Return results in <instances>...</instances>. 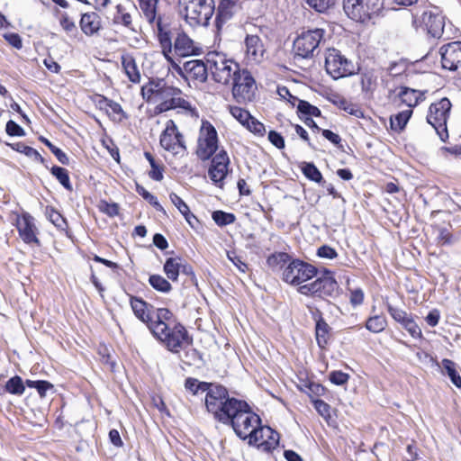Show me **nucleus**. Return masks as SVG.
<instances>
[{
    "instance_id": "obj_1",
    "label": "nucleus",
    "mask_w": 461,
    "mask_h": 461,
    "mask_svg": "<svg viewBox=\"0 0 461 461\" xmlns=\"http://www.w3.org/2000/svg\"><path fill=\"white\" fill-rule=\"evenodd\" d=\"M317 274V268L312 264L294 259L283 270L282 279L298 286L301 294L320 298L331 296L339 287L332 273L326 270L321 276Z\"/></svg>"
},
{
    "instance_id": "obj_2",
    "label": "nucleus",
    "mask_w": 461,
    "mask_h": 461,
    "mask_svg": "<svg viewBox=\"0 0 461 461\" xmlns=\"http://www.w3.org/2000/svg\"><path fill=\"white\" fill-rule=\"evenodd\" d=\"M221 423L230 426L236 436L243 440L249 439V445L257 443V433L261 427V419L246 401L236 399L230 404Z\"/></svg>"
},
{
    "instance_id": "obj_3",
    "label": "nucleus",
    "mask_w": 461,
    "mask_h": 461,
    "mask_svg": "<svg viewBox=\"0 0 461 461\" xmlns=\"http://www.w3.org/2000/svg\"><path fill=\"white\" fill-rule=\"evenodd\" d=\"M155 338L163 342L173 353L192 346L193 339L185 328L176 319H140Z\"/></svg>"
},
{
    "instance_id": "obj_4",
    "label": "nucleus",
    "mask_w": 461,
    "mask_h": 461,
    "mask_svg": "<svg viewBox=\"0 0 461 461\" xmlns=\"http://www.w3.org/2000/svg\"><path fill=\"white\" fill-rule=\"evenodd\" d=\"M205 60L209 64V71L212 78L217 83L228 85L239 73V64L228 59L224 53L210 51L206 54Z\"/></svg>"
},
{
    "instance_id": "obj_5",
    "label": "nucleus",
    "mask_w": 461,
    "mask_h": 461,
    "mask_svg": "<svg viewBox=\"0 0 461 461\" xmlns=\"http://www.w3.org/2000/svg\"><path fill=\"white\" fill-rule=\"evenodd\" d=\"M186 23L191 27L206 26L214 13L213 0H180Z\"/></svg>"
},
{
    "instance_id": "obj_6",
    "label": "nucleus",
    "mask_w": 461,
    "mask_h": 461,
    "mask_svg": "<svg viewBox=\"0 0 461 461\" xmlns=\"http://www.w3.org/2000/svg\"><path fill=\"white\" fill-rule=\"evenodd\" d=\"M205 393V406L214 419L221 422L222 417L228 411L230 404H232L236 398L230 397L227 389L222 385L209 383V388Z\"/></svg>"
},
{
    "instance_id": "obj_7",
    "label": "nucleus",
    "mask_w": 461,
    "mask_h": 461,
    "mask_svg": "<svg viewBox=\"0 0 461 461\" xmlns=\"http://www.w3.org/2000/svg\"><path fill=\"white\" fill-rule=\"evenodd\" d=\"M383 8L382 0H344L345 14L352 20L365 23L378 15Z\"/></svg>"
},
{
    "instance_id": "obj_8",
    "label": "nucleus",
    "mask_w": 461,
    "mask_h": 461,
    "mask_svg": "<svg viewBox=\"0 0 461 461\" xmlns=\"http://www.w3.org/2000/svg\"><path fill=\"white\" fill-rule=\"evenodd\" d=\"M325 30L316 28L303 32L294 41L295 56L310 59L319 53V47L324 40Z\"/></svg>"
},
{
    "instance_id": "obj_9",
    "label": "nucleus",
    "mask_w": 461,
    "mask_h": 461,
    "mask_svg": "<svg viewBox=\"0 0 461 461\" xmlns=\"http://www.w3.org/2000/svg\"><path fill=\"white\" fill-rule=\"evenodd\" d=\"M219 149L218 133L208 121H203L197 138L195 154L203 161L209 160Z\"/></svg>"
},
{
    "instance_id": "obj_10",
    "label": "nucleus",
    "mask_w": 461,
    "mask_h": 461,
    "mask_svg": "<svg viewBox=\"0 0 461 461\" xmlns=\"http://www.w3.org/2000/svg\"><path fill=\"white\" fill-rule=\"evenodd\" d=\"M451 109L450 101L444 97L438 102L431 104L427 115V122L435 129L442 140L447 137V121Z\"/></svg>"
},
{
    "instance_id": "obj_11",
    "label": "nucleus",
    "mask_w": 461,
    "mask_h": 461,
    "mask_svg": "<svg viewBox=\"0 0 461 461\" xmlns=\"http://www.w3.org/2000/svg\"><path fill=\"white\" fill-rule=\"evenodd\" d=\"M232 95L239 103L251 102L256 95L257 84L251 73L247 69H239V73L230 81Z\"/></svg>"
},
{
    "instance_id": "obj_12",
    "label": "nucleus",
    "mask_w": 461,
    "mask_h": 461,
    "mask_svg": "<svg viewBox=\"0 0 461 461\" xmlns=\"http://www.w3.org/2000/svg\"><path fill=\"white\" fill-rule=\"evenodd\" d=\"M325 68L334 79L351 76L355 72V65L336 49H329L325 56Z\"/></svg>"
},
{
    "instance_id": "obj_13",
    "label": "nucleus",
    "mask_w": 461,
    "mask_h": 461,
    "mask_svg": "<svg viewBox=\"0 0 461 461\" xmlns=\"http://www.w3.org/2000/svg\"><path fill=\"white\" fill-rule=\"evenodd\" d=\"M175 92V86H167L164 80H149L141 87L142 98L149 104L159 106L169 100L170 95Z\"/></svg>"
},
{
    "instance_id": "obj_14",
    "label": "nucleus",
    "mask_w": 461,
    "mask_h": 461,
    "mask_svg": "<svg viewBox=\"0 0 461 461\" xmlns=\"http://www.w3.org/2000/svg\"><path fill=\"white\" fill-rule=\"evenodd\" d=\"M159 142L165 150L173 155L182 154L186 149L184 136L179 132L173 120L167 122L166 127L160 135Z\"/></svg>"
},
{
    "instance_id": "obj_15",
    "label": "nucleus",
    "mask_w": 461,
    "mask_h": 461,
    "mask_svg": "<svg viewBox=\"0 0 461 461\" xmlns=\"http://www.w3.org/2000/svg\"><path fill=\"white\" fill-rule=\"evenodd\" d=\"M419 23V26L433 38L438 39L444 32L445 18L436 7L424 11ZM417 23L418 20L414 18L413 24L416 27H418Z\"/></svg>"
},
{
    "instance_id": "obj_16",
    "label": "nucleus",
    "mask_w": 461,
    "mask_h": 461,
    "mask_svg": "<svg viewBox=\"0 0 461 461\" xmlns=\"http://www.w3.org/2000/svg\"><path fill=\"white\" fill-rule=\"evenodd\" d=\"M15 226L23 242L40 246V240L37 237L38 228L35 225L34 218L30 213L24 212L22 215H17Z\"/></svg>"
},
{
    "instance_id": "obj_17",
    "label": "nucleus",
    "mask_w": 461,
    "mask_h": 461,
    "mask_svg": "<svg viewBox=\"0 0 461 461\" xmlns=\"http://www.w3.org/2000/svg\"><path fill=\"white\" fill-rule=\"evenodd\" d=\"M211 158L212 163L208 170V176L215 185L221 187L223 180L228 174V167L230 164L229 156L227 152L221 149Z\"/></svg>"
},
{
    "instance_id": "obj_18",
    "label": "nucleus",
    "mask_w": 461,
    "mask_h": 461,
    "mask_svg": "<svg viewBox=\"0 0 461 461\" xmlns=\"http://www.w3.org/2000/svg\"><path fill=\"white\" fill-rule=\"evenodd\" d=\"M442 67L448 70L461 68V41L443 45L439 50Z\"/></svg>"
},
{
    "instance_id": "obj_19",
    "label": "nucleus",
    "mask_w": 461,
    "mask_h": 461,
    "mask_svg": "<svg viewBox=\"0 0 461 461\" xmlns=\"http://www.w3.org/2000/svg\"><path fill=\"white\" fill-rule=\"evenodd\" d=\"M140 16L153 28L163 23V14L158 6L159 0H138Z\"/></svg>"
},
{
    "instance_id": "obj_20",
    "label": "nucleus",
    "mask_w": 461,
    "mask_h": 461,
    "mask_svg": "<svg viewBox=\"0 0 461 461\" xmlns=\"http://www.w3.org/2000/svg\"><path fill=\"white\" fill-rule=\"evenodd\" d=\"M245 58L248 62L259 64L266 52L261 39L258 35H247L244 41Z\"/></svg>"
},
{
    "instance_id": "obj_21",
    "label": "nucleus",
    "mask_w": 461,
    "mask_h": 461,
    "mask_svg": "<svg viewBox=\"0 0 461 461\" xmlns=\"http://www.w3.org/2000/svg\"><path fill=\"white\" fill-rule=\"evenodd\" d=\"M257 438V443H254L252 446H257L259 449L266 452L275 449L279 443V434L267 426H261L259 428Z\"/></svg>"
},
{
    "instance_id": "obj_22",
    "label": "nucleus",
    "mask_w": 461,
    "mask_h": 461,
    "mask_svg": "<svg viewBox=\"0 0 461 461\" xmlns=\"http://www.w3.org/2000/svg\"><path fill=\"white\" fill-rule=\"evenodd\" d=\"M183 72L192 79L203 83L206 81L209 64L199 59H193L184 63Z\"/></svg>"
},
{
    "instance_id": "obj_23",
    "label": "nucleus",
    "mask_w": 461,
    "mask_h": 461,
    "mask_svg": "<svg viewBox=\"0 0 461 461\" xmlns=\"http://www.w3.org/2000/svg\"><path fill=\"white\" fill-rule=\"evenodd\" d=\"M180 271L186 275L193 274L192 267L189 265H184L180 258H168L164 264V272L167 278L176 281Z\"/></svg>"
},
{
    "instance_id": "obj_24",
    "label": "nucleus",
    "mask_w": 461,
    "mask_h": 461,
    "mask_svg": "<svg viewBox=\"0 0 461 461\" xmlns=\"http://www.w3.org/2000/svg\"><path fill=\"white\" fill-rule=\"evenodd\" d=\"M182 92L179 88L175 87V92L170 95L169 100L164 102L159 106L155 107L156 113H161L171 109L181 108L183 110H191V104L188 101L184 99Z\"/></svg>"
},
{
    "instance_id": "obj_25",
    "label": "nucleus",
    "mask_w": 461,
    "mask_h": 461,
    "mask_svg": "<svg viewBox=\"0 0 461 461\" xmlns=\"http://www.w3.org/2000/svg\"><path fill=\"white\" fill-rule=\"evenodd\" d=\"M82 32L86 35L96 33L101 28V18L96 13H87L82 15L80 20Z\"/></svg>"
},
{
    "instance_id": "obj_26",
    "label": "nucleus",
    "mask_w": 461,
    "mask_h": 461,
    "mask_svg": "<svg viewBox=\"0 0 461 461\" xmlns=\"http://www.w3.org/2000/svg\"><path fill=\"white\" fill-rule=\"evenodd\" d=\"M236 9L235 0H221L217 10V26L220 27L222 23L230 20L236 12Z\"/></svg>"
},
{
    "instance_id": "obj_27",
    "label": "nucleus",
    "mask_w": 461,
    "mask_h": 461,
    "mask_svg": "<svg viewBox=\"0 0 461 461\" xmlns=\"http://www.w3.org/2000/svg\"><path fill=\"white\" fill-rule=\"evenodd\" d=\"M175 51L181 57H186L194 53V41L185 34L178 33L174 44Z\"/></svg>"
},
{
    "instance_id": "obj_28",
    "label": "nucleus",
    "mask_w": 461,
    "mask_h": 461,
    "mask_svg": "<svg viewBox=\"0 0 461 461\" xmlns=\"http://www.w3.org/2000/svg\"><path fill=\"white\" fill-rule=\"evenodd\" d=\"M315 336L318 346L324 348L331 337V328L324 319H318L315 325Z\"/></svg>"
},
{
    "instance_id": "obj_29",
    "label": "nucleus",
    "mask_w": 461,
    "mask_h": 461,
    "mask_svg": "<svg viewBox=\"0 0 461 461\" xmlns=\"http://www.w3.org/2000/svg\"><path fill=\"white\" fill-rule=\"evenodd\" d=\"M122 65L126 76L128 77L131 82L136 84L140 81V70L137 67L135 59L131 56H122Z\"/></svg>"
},
{
    "instance_id": "obj_30",
    "label": "nucleus",
    "mask_w": 461,
    "mask_h": 461,
    "mask_svg": "<svg viewBox=\"0 0 461 461\" xmlns=\"http://www.w3.org/2000/svg\"><path fill=\"white\" fill-rule=\"evenodd\" d=\"M154 30H157L158 38L162 48V52L164 56L167 60L171 61L172 59L169 56V53L172 50V42L168 32L164 30L163 23H160L159 27H155Z\"/></svg>"
},
{
    "instance_id": "obj_31",
    "label": "nucleus",
    "mask_w": 461,
    "mask_h": 461,
    "mask_svg": "<svg viewBox=\"0 0 461 461\" xmlns=\"http://www.w3.org/2000/svg\"><path fill=\"white\" fill-rule=\"evenodd\" d=\"M398 95L401 101L406 104L409 109L417 105L422 97L421 93L408 87H402Z\"/></svg>"
},
{
    "instance_id": "obj_32",
    "label": "nucleus",
    "mask_w": 461,
    "mask_h": 461,
    "mask_svg": "<svg viewBox=\"0 0 461 461\" xmlns=\"http://www.w3.org/2000/svg\"><path fill=\"white\" fill-rule=\"evenodd\" d=\"M442 367L444 373L447 375L451 382L457 387L461 388V376L456 369V364L450 359L442 360Z\"/></svg>"
},
{
    "instance_id": "obj_33",
    "label": "nucleus",
    "mask_w": 461,
    "mask_h": 461,
    "mask_svg": "<svg viewBox=\"0 0 461 461\" xmlns=\"http://www.w3.org/2000/svg\"><path fill=\"white\" fill-rule=\"evenodd\" d=\"M289 259L290 257L287 253L279 252L269 256L267 259V263L274 271H277L283 268L285 269L288 265Z\"/></svg>"
},
{
    "instance_id": "obj_34",
    "label": "nucleus",
    "mask_w": 461,
    "mask_h": 461,
    "mask_svg": "<svg viewBox=\"0 0 461 461\" xmlns=\"http://www.w3.org/2000/svg\"><path fill=\"white\" fill-rule=\"evenodd\" d=\"M294 101L289 100V103L293 106H297V110L299 113L310 115V116H320L321 111L318 107L312 105L310 103L300 100L297 97H293Z\"/></svg>"
},
{
    "instance_id": "obj_35",
    "label": "nucleus",
    "mask_w": 461,
    "mask_h": 461,
    "mask_svg": "<svg viewBox=\"0 0 461 461\" xmlns=\"http://www.w3.org/2000/svg\"><path fill=\"white\" fill-rule=\"evenodd\" d=\"M412 111L411 109L404 110L394 116H392L390 119L391 128L393 131H402L406 123L408 122Z\"/></svg>"
},
{
    "instance_id": "obj_36",
    "label": "nucleus",
    "mask_w": 461,
    "mask_h": 461,
    "mask_svg": "<svg viewBox=\"0 0 461 461\" xmlns=\"http://www.w3.org/2000/svg\"><path fill=\"white\" fill-rule=\"evenodd\" d=\"M5 390L11 394L22 395L25 391V386L23 379L19 375H14L6 382Z\"/></svg>"
},
{
    "instance_id": "obj_37",
    "label": "nucleus",
    "mask_w": 461,
    "mask_h": 461,
    "mask_svg": "<svg viewBox=\"0 0 461 461\" xmlns=\"http://www.w3.org/2000/svg\"><path fill=\"white\" fill-rule=\"evenodd\" d=\"M131 305L136 317H149L150 311L148 303L142 299L131 298Z\"/></svg>"
},
{
    "instance_id": "obj_38",
    "label": "nucleus",
    "mask_w": 461,
    "mask_h": 461,
    "mask_svg": "<svg viewBox=\"0 0 461 461\" xmlns=\"http://www.w3.org/2000/svg\"><path fill=\"white\" fill-rule=\"evenodd\" d=\"M185 387L196 395L200 393H203L209 388V383L200 382L195 378L189 377L185 380Z\"/></svg>"
},
{
    "instance_id": "obj_39",
    "label": "nucleus",
    "mask_w": 461,
    "mask_h": 461,
    "mask_svg": "<svg viewBox=\"0 0 461 461\" xmlns=\"http://www.w3.org/2000/svg\"><path fill=\"white\" fill-rule=\"evenodd\" d=\"M377 77L374 71H366L362 73L361 86L362 90L366 93H372L376 86Z\"/></svg>"
},
{
    "instance_id": "obj_40",
    "label": "nucleus",
    "mask_w": 461,
    "mask_h": 461,
    "mask_svg": "<svg viewBox=\"0 0 461 461\" xmlns=\"http://www.w3.org/2000/svg\"><path fill=\"white\" fill-rule=\"evenodd\" d=\"M51 174L68 191L72 190L68 170L64 167L54 166L51 167Z\"/></svg>"
},
{
    "instance_id": "obj_41",
    "label": "nucleus",
    "mask_w": 461,
    "mask_h": 461,
    "mask_svg": "<svg viewBox=\"0 0 461 461\" xmlns=\"http://www.w3.org/2000/svg\"><path fill=\"white\" fill-rule=\"evenodd\" d=\"M214 222L221 227L230 225L233 223L236 220V217L233 213L225 212L223 211H215L212 215Z\"/></svg>"
},
{
    "instance_id": "obj_42",
    "label": "nucleus",
    "mask_w": 461,
    "mask_h": 461,
    "mask_svg": "<svg viewBox=\"0 0 461 461\" xmlns=\"http://www.w3.org/2000/svg\"><path fill=\"white\" fill-rule=\"evenodd\" d=\"M149 282L154 289L162 293H168L172 288L169 282L159 275L150 276Z\"/></svg>"
},
{
    "instance_id": "obj_43",
    "label": "nucleus",
    "mask_w": 461,
    "mask_h": 461,
    "mask_svg": "<svg viewBox=\"0 0 461 461\" xmlns=\"http://www.w3.org/2000/svg\"><path fill=\"white\" fill-rule=\"evenodd\" d=\"M45 214L50 221L52 222L57 228L64 230L67 227L66 220L54 208L47 207Z\"/></svg>"
},
{
    "instance_id": "obj_44",
    "label": "nucleus",
    "mask_w": 461,
    "mask_h": 461,
    "mask_svg": "<svg viewBox=\"0 0 461 461\" xmlns=\"http://www.w3.org/2000/svg\"><path fill=\"white\" fill-rule=\"evenodd\" d=\"M303 175L310 180L316 183L322 182V175L321 171L312 163H304L302 167Z\"/></svg>"
},
{
    "instance_id": "obj_45",
    "label": "nucleus",
    "mask_w": 461,
    "mask_h": 461,
    "mask_svg": "<svg viewBox=\"0 0 461 461\" xmlns=\"http://www.w3.org/2000/svg\"><path fill=\"white\" fill-rule=\"evenodd\" d=\"M402 328L406 330L413 338L421 336L420 328L414 322V319H395Z\"/></svg>"
},
{
    "instance_id": "obj_46",
    "label": "nucleus",
    "mask_w": 461,
    "mask_h": 461,
    "mask_svg": "<svg viewBox=\"0 0 461 461\" xmlns=\"http://www.w3.org/2000/svg\"><path fill=\"white\" fill-rule=\"evenodd\" d=\"M106 113L113 122H122L126 118V113L122 110L121 104L114 101L110 104Z\"/></svg>"
},
{
    "instance_id": "obj_47",
    "label": "nucleus",
    "mask_w": 461,
    "mask_h": 461,
    "mask_svg": "<svg viewBox=\"0 0 461 461\" xmlns=\"http://www.w3.org/2000/svg\"><path fill=\"white\" fill-rule=\"evenodd\" d=\"M230 113L244 127L251 119V114L249 111L238 106H230Z\"/></svg>"
},
{
    "instance_id": "obj_48",
    "label": "nucleus",
    "mask_w": 461,
    "mask_h": 461,
    "mask_svg": "<svg viewBox=\"0 0 461 461\" xmlns=\"http://www.w3.org/2000/svg\"><path fill=\"white\" fill-rule=\"evenodd\" d=\"M116 9L117 14L113 18L114 23L122 24L125 27L131 29V15L125 12L124 7L122 5H118Z\"/></svg>"
},
{
    "instance_id": "obj_49",
    "label": "nucleus",
    "mask_w": 461,
    "mask_h": 461,
    "mask_svg": "<svg viewBox=\"0 0 461 461\" xmlns=\"http://www.w3.org/2000/svg\"><path fill=\"white\" fill-rule=\"evenodd\" d=\"M145 157L151 167V170L149 173L150 178L156 181H161L163 179L162 168L156 163L153 156L150 153L145 152Z\"/></svg>"
},
{
    "instance_id": "obj_50",
    "label": "nucleus",
    "mask_w": 461,
    "mask_h": 461,
    "mask_svg": "<svg viewBox=\"0 0 461 461\" xmlns=\"http://www.w3.org/2000/svg\"><path fill=\"white\" fill-rule=\"evenodd\" d=\"M25 384L30 388H35L41 397H44L46 395V392L49 389L53 388V385L50 382L44 380H26Z\"/></svg>"
},
{
    "instance_id": "obj_51",
    "label": "nucleus",
    "mask_w": 461,
    "mask_h": 461,
    "mask_svg": "<svg viewBox=\"0 0 461 461\" xmlns=\"http://www.w3.org/2000/svg\"><path fill=\"white\" fill-rule=\"evenodd\" d=\"M316 12L324 13L335 4V0H304Z\"/></svg>"
},
{
    "instance_id": "obj_52",
    "label": "nucleus",
    "mask_w": 461,
    "mask_h": 461,
    "mask_svg": "<svg viewBox=\"0 0 461 461\" xmlns=\"http://www.w3.org/2000/svg\"><path fill=\"white\" fill-rule=\"evenodd\" d=\"M41 140L50 149V151L56 156L57 159L63 165L68 164V156L58 147L54 146L49 140L41 137Z\"/></svg>"
},
{
    "instance_id": "obj_53",
    "label": "nucleus",
    "mask_w": 461,
    "mask_h": 461,
    "mask_svg": "<svg viewBox=\"0 0 461 461\" xmlns=\"http://www.w3.org/2000/svg\"><path fill=\"white\" fill-rule=\"evenodd\" d=\"M8 145L11 146L13 149L17 150L21 153H24L28 157L40 158L41 160H43V158L36 149H34L32 147L26 146L22 142Z\"/></svg>"
},
{
    "instance_id": "obj_54",
    "label": "nucleus",
    "mask_w": 461,
    "mask_h": 461,
    "mask_svg": "<svg viewBox=\"0 0 461 461\" xmlns=\"http://www.w3.org/2000/svg\"><path fill=\"white\" fill-rule=\"evenodd\" d=\"M386 319H366V327L368 330L378 333L385 329Z\"/></svg>"
},
{
    "instance_id": "obj_55",
    "label": "nucleus",
    "mask_w": 461,
    "mask_h": 461,
    "mask_svg": "<svg viewBox=\"0 0 461 461\" xmlns=\"http://www.w3.org/2000/svg\"><path fill=\"white\" fill-rule=\"evenodd\" d=\"M136 192L158 210H163L156 196L151 194L143 186L137 185Z\"/></svg>"
},
{
    "instance_id": "obj_56",
    "label": "nucleus",
    "mask_w": 461,
    "mask_h": 461,
    "mask_svg": "<svg viewBox=\"0 0 461 461\" xmlns=\"http://www.w3.org/2000/svg\"><path fill=\"white\" fill-rule=\"evenodd\" d=\"M245 127L249 131L258 136H263L266 132L264 124L255 119L253 116H251V119H249V122H248V124H246Z\"/></svg>"
},
{
    "instance_id": "obj_57",
    "label": "nucleus",
    "mask_w": 461,
    "mask_h": 461,
    "mask_svg": "<svg viewBox=\"0 0 461 461\" xmlns=\"http://www.w3.org/2000/svg\"><path fill=\"white\" fill-rule=\"evenodd\" d=\"M184 350L185 356L181 357V358L185 364L192 365L193 363L202 359V356L199 351L190 348V346Z\"/></svg>"
},
{
    "instance_id": "obj_58",
    "label": "nucleus",
    "mask_w": 461,
    "mask_h": 461,
    "mask_svg": "<svg viewBox=\"0 0 461 461\" xmlns=\"http://www.w3.org/2000/svg\"><path fill=\"white\" fill-rule=\"evenodd\" d=\"M170 201L178 209L182 215H189L188 205L179 197L176 194L171 193L169 194Z\"/></svg>"
},
{
    "instance_id": "obj_59",
    "label": "nucleus",
    "mask_w": 461,
    "mask_h": 461,
    "mask_svg": "<svg viewBox=\"0 0 461 461\" xmlns=\"http://www.w3.org/2000/svg\"><path fill=\"white\" fill-rule=\"evenodd\" d=\"M349 375L342 371H333L330 374V380L336 385H343L348 383Z\"/></svg>"
},
{
    "instance_id": "obj_60",
    "label": "nucleus",
    "mask_w": 461,
    "mask_h": 461,
    "mask_svg": "<svg viewBox=\"0 0 461 461\" xmlns=\"http://www.w3.org/2000/svg\"><path fill=\"white\" fill-rule=\"evenodd\" d=\"M5 131L10 136L22 137L25 135L24 130L12 120L7 122Z\"/></svg>"
},
{
    "instance_id": "obj_61",
    "label": "nucleus",
    "mask_w": 461,
    "mask_h": 461,
    "mask_svg": "<svg viewBox=\"0 0 461 461\" xmlns=\"http://www.w3.org/2000/svg\"><path fill=\"white\" fill-rule=\"evenodd\" d=\"M312 403L315 410L318 411L320 415H321L322 417L330 416V406L328 403L319 399L313 400Z\"/></svg>"
},
{
    "instance_id": "obj_62",
    "label": "nucleus",
    "mask_w": 461,
    "mask_h": 461,
    "mask_svg": "<svg viewBox=\"0 0 461 461\" xmlns=\"http://www.w3.org/2000/svg\"><path fill=\"white\" fill-rule=\"evenodd\" d=\"M317 255L320 258L333 259L338 256V253L333 248L323 245L318 249Z\"/></svg>"
},
{
    "instance_id": "obj_63",
    "label": "nucleus",
    "mask_w": 461,
    "mask_h": 461,
    "mask_svg": "<svg viewBox=\"0 0 461 461\" xmlns=\"http://www.w3.org/2000/svg\"><path fill=\"white\" fill-rule=\"evenodd\" d=\"M60 26L67 33L77 32V27L73 21H71L67 14L62 15L60 19Z\"/></svg>"
},
{
    "instance_id": "obj_64",
    "label": "nucleus",
    "mask_w": 461,
    "mask_h": 461,
    "mask_svg": "<svg viewBox=\"0 0 461 461\" xmlns=\"http://www.w3.org/2000/svg\"><path fill=\"white\" fill-rule=\"evenodd\" d=\"M269 141L276 146L277 149H283L285 147V140L278 132L270 131L268 133Z\"/></svg>"
}]
</instances>
